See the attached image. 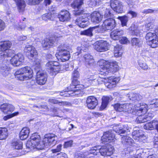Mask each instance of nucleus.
<instances>
[{"label":"nucleus","instance_id":"nucleus-1","mask_svg":"<svg viewBox=\"0 0 158 158\" xmlns=\"http://www.w3.org/2000/svg\"><path fill=\"white\" fill-rule=\"evenodd\" d=\"M119 81L118 78L110 77H109L102 78L99 77L98 79H94L92 77L86 79L84 80V85H80V87L81 89L89 86L90 84L95 85V83L98 81V84L102 83V82L104 83V85L107 88L110 89L114 87L116 83Z\"/></svg>","mask_w":158,"mask_h":158},{"label":"nucleus","instance_id":"nucleus-2","mask_svg":"<svg viewBox=\"0 0 158 158\" xmlns=\"http://www.w3.org/2000/svg\"><path fill=\"white\" fill-rule=\"evenodd\" d=\"M114 108L115 110L119 112H125L129 113H133L135 112L136 114L139 115V113H145L147 111V105H140L138 104L133 106L131 104H120L117 103L114 105Z\"/></svg>","mask_w":158,"mask_h":158},{"label":"nucleus","instance_id":"nucleus-3","mask_svg":"<svg viewBox=\"0 0 158 158\" xmlns=\"http://www.w3.org/2000/svg\"><path fill=\"white\" fill-rule=\"evenodd\" d=\"M100 66V74L105 75L111 72H115L119 69L117 62H109L103 60H101L98 62Z\"/></svg>","mask_w":158,"mask_h":158},{"label":"nucleus","instance_id":"nucleus-4","mask_svg":"<svg viewBox=\"0 0 158 158\" xmlns=\"http://www.w3.org/2000/svg\"><path fill=\"white\" fill-rule=\"evenodd\" d=\"M79 69L77 68L75 69L72 73V77L73 78L72 84L73 85L71 86V88L72 89L71 90L72 93L71 91H68V94L65 95V96H75L78 97L79 94V85L78 80L79 77Z\"/></svg>","mask_w":158,"mask_h":158},{"label":"nucleus","instance_id":"nucleus-5","mask_svg":"<svg viewBox=\"0 0 158 158\" xmlns=\"http://www.w3.org/2000/svg\"><path fill=\"white\" fill-rule=\"evenodd\" d=\"M24 51L28 58L31 60L34 61V68L37 69L40 66V60L36 58L37 56V52L35 48L31 45H26L24 49Z\"/></svg>","mask_w":158,"mask_h":158},{"label":"nucleus","instance_id":"nucleus-6","mask_svg":"<svg viewBox=\"0 0 158 158\" xmlns=\"http://www.w3.org/2000/svg\"><path fill=\"white\" fill-rule=\"evenodd\" d=\"M99 146L94 147L89 151L85 153V155L87 154L97 155V151H98L101 155L103 156H110L112 154L114 148L111 145H107L106 146H104L99 148Z\"/></svg>","mask_w":158,"mask_h":158},{"label":"nucleus","instance_id":"nucleus-7","mask_svg":"<svg viewBox=\"0 0 158 158\" xmlns=\"http://www.w3.org/2000/svg\"><path fill=\"white\" fill-rule=\"evenodd\" d=\"M12 43L9 41H1L0 42V60L7 57H12L14 56V52L9 49L11 47Z\"/></svg>","mask_w":158,"mask_h":158},{"label":"nucleus","instance_id":"nucleus-8","mask_svg":"<svg viewBox=\"0 0 158 158\" xmlns=\"http://www.w3.org/2000/svg\"><path fill=\"white\" fill-rule=\"evenodd\" d=\"M33 71L31 68L26 66L17 70L15 73L16 78L20 81L28 80L33 77Z\"/></svg>","mask_w":158,"mask_h":158},{"label":"nucleus","instance_id":"nucleus-9","mask_svg":"<svg viewBox=\"0 0 158 158\" xmlns=\"http://www.w3.org/2000/svg\"><path fill=\"white\" fill-rule=\"evenodd\" d=\"M40 137L36 133L33 134L30 137V139L27 141L26 143V147L32 150L36 148L38 150H41L44 148L42 144H41Z\"/></svg>","mask_w":158,"mask_h":158},{"label":"nucleus","instance_id":"nucleus-10","mask_svg":"<svg viewBox=\"0 0 158 158\" xmlns=\"http://www.w3.org/2000/svg\"><path fill=\"white\" fill-rule=\"evenodd\" d=\"M46 66L48 71L52 75H56L60 70L59 63L57 61H49Z\"/></svg>","mask_w":158,"mask_h":158},{"label":"nucleus","instance_id":"nucleus-11","mask_svg":"<svg viewBox=\"0 0 158 158\" xmlns=\"http://www.w3.org/2000/svg\"><path fill=\"white\" fill-rule=\"evenodd\" d=\"M58 49L59 52L56 53L55 56L58 60H60L62 61H65L69 60L70 57L69 51L60 48H58Z\"/></svg>","mask_w":158,"mask_h":158},{"label":"nucleus","instance_id":"nucleus-12","mask_svg":"<svg viewBox=\"0 0 158 158\" xmlns=\"http://www.w3.org/2000/svg\"><path fill=\"white\" fill-rule=\"evenodd\" d=\"M40 65L37 69H35L36 73V82L38 84L43 85L44 84L47 80L46 74L40 69Z\"/></svg>","mask_w":158,"mask_h":158},{"label":"nucleus","instance_id":"nucleus-13","mask_svg":"<svg viewBox=\"0 0 158 158\" xmlns=\"http://www.w3.org/2000/svg\"><path fill=\"white\" fill-rule=\"evenodd\" d=\"M109 44L106 41L101 40L97 42L94 45V48L99 52H104L109 49Z\"/></svg>","mask_w":158,"mask_h":158},{"label":"nucleus","instance_id":"nucleus-14","mask_svg":"<svg viewBox=\"0 0 158 158\" xmlns=\"http://www.w3.org/2000/svg\"><path fill=\"white\" fill-rule=\"evenodd\" d=\"M57 137L53 134L46 135L44 139L43 143L46 146H51L54 145L56 142Z\"/></svg>","mask_w":158,"mask_h":158},{"label":"nucleus","instance_id":"nucleus-15","mask_svg":"<svg viewBox=\"0 0 158 158\" xmlns=\"http://www.w3.org/2000/svg\"><path fill=\"white\" fill-rule=\"evenodd\" d=\"M121 142L123 145L127 147V148H125L124 150V151H126L125 152V154H127L128 153H130V146H131L133 143V140L129 136H123L121 138Z\"/></svg>","mask_w":158,"mask_h":158},{"label":"nucleus","instance_id":"nucleus-16","mask_svg":"<svg viewBox=\"0 0 158 158\" xmlns=\"http://www.w3.org/2000/svg\"><path fill=\"white\" fill-rule=\"evenodd\" d=\"M110 5L111 8L116 12L119 13L123 12L122 2L118 0H111Z\"/></svg>","mask_w":158,"mask_h":158},{"label":"nucleus","instance_id":"nucleus-17","mask_svg":"<svg viewBox=\"0 0 158 158\" xmlns=\"http://www.w3.org/2000/svg\"><path fill=\"white\" fill-rule=\"evenodd\" d=\"M115 20L113 19H108L105 20L102 25V29L104 30H111L116 26Z\"/></svg>","mask_w":158,"mask_h":158},{"label":"nucleus","instance_id":"nucleus-18","mask_svg":"<svg viewBox=\"0 0 158 158\" xmlns=\"http://www.w3.org/2000/svg\"><path fill=\"white\" fill-rule=\"evenodd\" d=\"M24 57L20 53L15 55L10 59V63L14 66H18L23 61Z\"/></svg>","mask_w":158,"mask_h":158},{"label":"nucleus","instance_id":"nucleus-19","mask_svg":"<svg viewBox=\"0 0 158 158\" xmlns=\"http://www.w3.org/2000/svg\"><path fill=\"white\" fill-rule=\"evenodd\" d=\"M113 128L114 131L118 134H124L128 131H130L131 129L127 125H123L118 124L117 125L114 126Z\"/></svg>","mask_w":158,"mask_h":158},{"label":"nucleus","instance_id":"nucleus-20","mask_svg":"<svg viewBox=\"0 0 158 158\" xmlns=\"http://www.w3.org/2000/svg\"><path fill=\"white\" fill-rule=\"evenodd\" d=\"M84 12L83 10L80 11V27L83 28L87 26L88 23V15L85 13L83 14Z\"/></svg>","mask_w":158,"mask_h":158},{"label":"nucleus","instance_id":"nucleus-21","mask_svg":"<svg viewBox=\"0 0 158 158\" xmlns=\"http://www.w3.org/2000/svg\"><path fill=\"white\" fill-rule=\"evenodd\" d=\"M14 109V106L10 104L4 103L0 105V110L6 114H10Z\"/></svg>","mask_w":158,"mask_h":158},{"label":"nucleus","instance_id":"nucleus-22","mask_svg":"<svg viewBox=\"0 0 158 158\" xmlns=\"http://www.w3.org/2000/svg\"><path fill=\"white\" fill-rule=\"evenodd\" d=\"M115 135L111 132L108 131L105 132L102 137V140L105 143L115 141Z\"/></svg>","mask_w":158,"mask_h":158},{"label":"nucleus","instance_id":"nucleus-23","mask_svg":"<svg viewBox=\"0 0 158 158\" xmlns=\"http://www.w3.org/2000/svg\"><path fill=\"white\" fill-rule=\"evenodd\" d=\"M86 103L88 108L93 109L98 105V101L95 97L93 96H90L87 98Z\"/></svg>","mask_w":158,"mask_h":158},{"label":"nucleus","instance_id":"nucleus-24","mask_svg":"<svg viewBox=\"0 0 158 158\" xmlns=\"http://www.w3.org/2000/svg\"><path fill=\"white\" fill-rule=\"evenodd\" d=\"M56 42V39L55 37L45 39L44 40V43L42 44L43 47L45 49H47L55 45L57 43Z\"/></svg>","mask_w":158,"mask_h":158},{"label":"nucleus","instance_id":"nucleus-25","mask_svg":"<svg viewBox=\"0 0 158 158\" xmlns=\"http://www.w3.org/2000/svg\"><path fill=\"white\" fill-rule=\"evenodd\" d=\"M133 138L135 140H143L146 138L143 134V131L141 130H134L132 132Z\"/></svg>","mask_w":158,"mask_h":158},{"label":"nucleus","instance_id":"nucleus-26","mask_svg":"<svg viewBox=\"0 0 158 158\" xmlns=\"http://www.w3.org/2000/svg\"><path fill=\"white\" fill-rule=\"evenodd\" d=\"M58 17L60 21L61 22L67 21L70 19V14L67 10H61L58 14Z\"/></svg>","mask_w":158,"mask_h":158},{"label":"nucleus","instance_id":"nucleus-27","mask_svg":"<svg viewBox=\"0 0 158 158\" xmlns=\"http://www.w3.org/2000/svg\"><path fill=\"white\" fill-rule=\"evenodd\" d=\"M144 129L152 130L156 128L158 132V121L154 120L149 123H147L143 126Z\"/></svg>","mask_w":158,"mask_h":158},{"label":"nucleus","instance_id":"nucleus-28","mask_svg":"<svg viewBox=\"0 0 158 158\" xmlns=\"http://www.w3.org/2000/svg\"><path fill=\"white\" fill-rule=\"evenodd\" d=\"M143 26L138 27L137 25L132 24L130 27V29L132 31V35H138L141 31H143Z\"/></svg>","mask_w":158,"mask_h":158},{"label":"nucleus","instance_id":"nucleus-29","mask_svg":"<svg viewBox=\"0 0 158 158\" xmlns=\"http://www.w3.org/2000/svg\"><path fill=\"white\" fill-rule=\"evenodd\" d=\"M91 20L94 23H98L102 20V16L97 11H94L91 15Z\"/></svg>","mask_w":158,"mask_h":158},{"label":"nucleus","instance_id":"nucleus-30","mask_svg":"<svg viewBox=\"0 0 158 158\" xmlns=\"http://www.w3.org/2000/svg\"><path fill=\"white\" fill-rule=\"evenodd\" d=\"M84 58L87 67H89L93 64L94 62V60L92 56L89 54H87L84 55Z\"/></svg>","mask_w":158,"mask_h":158},{"label":"nucleus","instance_id":"nucleus-31","mask_svg":"<svg viewBox=\"0 0 158 158\" xmlns=\"http://www.w3.org/2000/svg\"><path fill=\"white\" fill-rule=\"evenodd\" d=\"M30 132L29 129L27 127H25L22 130L19 134V137L21 140L26 139L28 136Z\"/></svg>","mask_w":158,"mask_h":158},{"label":"nucleus","instance_id":"nucleus-32","mask_svg":"<svg viewBox=\"0 0 158 158\" xmlns=\"http://www.w3.org/2000/svg\"><path fill=\"white\" fill-rule=\"evenodd\" d=\"M123 30L117 29L111 32L110 36L113 40H116L118 39L119 36L123 35Z\"/></svg>","mask_w":158,"mask_h":158},{"label":"nucleus","instance_id":"nucleus-33","mask_svg":"<svg viewBox=\"0 0 158 158\" xmlns=\"http://www.w3.org/2000/svg\"><path fill=\"white\" fill-rule=\"evenodd\" d=\"M10 69V67L6 64H2L0 65V74L6 77L9 73Z\"/></svg>","mask_w":158,"mask_h":158},{"label":"nucleus","instance_id":"nucleus-34","mask_svg":"<svg viewBox=\"0 0 158 158\" xmlns=\"http://www.w3.org/2000/svg\"><path fill=\"white\" fill-rule=\"evenodd\" d=\"M71 6L74 10L73 11V14L75 15H79V0H75L71 4Z\"/></svg>","mask_w":158,"mask_h":158},{"label":"nucleus","instance_id":"nucleus-35","mask_svg":"<svg viewBox=\"0 0 158 158\" xmlns=\"http://www.w3.org/2000/svg\"><path fill=\"white\" fill-rule=\"evenodd\" d=\"M110 98L109 97L104 96L102 98V103L100 108L101 110H103L108 105Z\"/></svg>","mask_w":158,"mask_h":158},{"label":"nucleus","instance_id":"nucleus-36","mask_svg":"<svg viewBox=\"0 0 158 158\" xmlns=\"http://www.w3.org/2000/svg\"><path fill=\"white\" fill-rule=\"evenodd\" d=\"M8 136V131L6 128H0V140L6 139Z\"/></svg>","mask_w":158,"mask_h":158},{"label":"nucleus","instance_id":"nucleus-37","mask_svg":"<svg viewBox=\"0 0 158 158\" xmlns=\"http://www.w3.org/2000/svg\"><path fill=\"white\" fill-rule=\"evenodd\" d=\"M132 45L135 47H140L142 44V42L140 39L136 38H133L131 41Z\"/></svg>","mask_w":158,"mask_h":158},{"label":"nucleus","instance_id":"nucleus-38","mask_svg":"<svg viewBox=\"0 0 158 158\" xmlns=\"http://www.w3.org/2000/svg\"><path fill=\"white\" fill-rule=\"evenodd\" d=\"M22 143L20 140L14 141L12 143V147L15 149L19 150L22 148Z\"/></svg>","mask_w":158,"mask_h":158},{"label":"nucleus","instance_id":"nucleus-39","mask_svg":"<svg viewBox=\"0 0 158 158\" xmlns=\"http://www.w3.org/2000/svg\"><path fill=\"white\" fill-rule=\"evenodd\" d=\"M123 53V50L121 46L117 45L114 47V54L116 57L121 56Z\"/></svg>","mask_w":158,"mask_h":158},{"label":"nucleus","instance_id":"nucleus-40","mask_svg":"<svg viewBox=\"0 0 158 158\" xmlns=\"http://www.w3.org/2000/svg\"><path fill=\"white\" fill-rule=\"evenodd\" d=\"M96 27H90L88 29L83 31H81V35H84L89 36H92L93 35L92 31Z\"/></svg>","mask_w":158,"mask_h":158},{"label":"nucleus","instance_id":"nucleus-41","mask_svg":"<svg viewBox=\"0 0 158 158\" xmlns=\"http://www.w3.org/2000/svg\"><path fill=\"white\" fill-rule=\"evenodd\" d=\"M54 15L52 13H49L44 14L42 16V19L45 21L48 19L52 20L55 18Z\"/></svg>","mask_w":158,"mask_h":158},{"label":"nucleus","instance_id":"nucleus-42","mask_svg":"<svg viewBox=\"0 0 158 158\" xmlns=\"http://www.w3.org/2000/svg\"><path fill=\"white\" fill-rule=\"evenodd\" d=\"M145 37L147 44L148 42L151 41L154 39H156L157 38L156 35L154 33L152 32H148L147 33Z\"/></svg>","mask_w":158,"mask_h":158},{"label":"nucleus","instance_id":"nucleus-43","mask_svg":"<svg viewBox=\"0 0 158 158\" xmlns=\"http://www.w3.org/2000/svg\"><path fill=\"white\" fill-rule=\"evenodd\" d=\"M138 64L141 68L144 70L148 69V66L147 64L143 60H139L138 61Z\"/></svg>","mask_w":158,"mask_h":158},{"label":"nucleus","instance_id":"nucleus-44","mask_svg":"<svg viewBox=\"0 0 158 158\" xmlns=\"http://www.w3.org/2000/svg\"><path fill=\"white\" fill-rule=\"evenodd\" d=\"M146 116L144 115H139L136 118V121L138 123H140L147 122Z\"/></svg>","mask_w":158,"mask_h":158},{"label":"nucleus","instance_id":"nucleus-45","mask_svg":"<svg viewBox=\"0 0 158 158\" xmlns=\"http://www.w3.org/2000/svg\"><path fill=\"white\" fill-rule=\"evenodd\" d=\"M152 48H155L158 46V41L156 39H154L151 41L148 42L147 44Z\"/></svg>","mask_w":158,"mask_h":158},{"label":"nucleus","instance_id":"nucleus-46","mask_svg":"<svg viewBox=\"0 0 158 158\" xmlns=\"http://www.w3.org/2000/svg\"><path fill=\"white\" fill-rule=\"evenodd\" d=\"M147 150L142 148H139L137 150L136 152L137 154L135 155V156H137L138 155L141 156V158H143V156L146 153Z\"/></svg>","mask_w":158,"mask_h":158},{"label":"nucleus","instance_id":"nucleus-47","mask_svg":"<svg viewBox=\"0 0 158 158\" xmlns=\"http://www.w3.org/2000/svg\"><path fill=\"white\" fill-rule=\"evenodd\" d=\"M118 18L121 20L122 26H126L128 21V17L127 16L119 17Z\"/></svg>","mask_w":158,"mask_h":158},{"label":"nucleus","instance_id":"nucleus-48","mask_svg":"<svg viewBox=\"0 0 158 158\" xmlns=\"http://www.w3.org/2000/svg\"><path fill=\"white\" fill-rule=\"evenodd\" d=\"M149 106L150 108H156L158 107V99H154L151 102Z\"/></svg>","mask_w":158,"mask_h":158},{"label":"nucleus","instance_id":"nucleus-49","mask_svg":"<svg viewBox=\"0 0 158 158\" xmlns=\"http://www.w3.org/2000/svg\"><path fill=\"white\" fill-rule=\"evenodd\" d=\"M43 0H26L28 4L33 5L39 4Z\"/></svg>","mask_w":158,"mask_h":158},{"label":"nucleus","instance_id":"nucleus-50","mask_svg":"<svg viewBox=\"0 0 158 158\" xmlns=\"http://www.w3.org/2000/svg\"><path fill=\"white\" fill-rule=\"evenodd\" d=\"M52 156L53 157L51 156V158H67V155L65 153L62 152L58 153L54 156V155Z\"/></svg>","mask_w":158,"mask_h":158},{"label":"nucleus","instance_id":"nucleus-51","mask_svg":"<svg viewBox=\"0 0 158 158\" xmlns=\"http://www.w3.org/2000/svg\"><path fill=\"white\" fill-rule=\"evenodd\" d=\"M19 114V112H16L10 114L9 115H7L3 117V119L4 120L6 121L8 120V119L12 117H13L14 116H16L18 115Z\"/></svg>","mask_w":158,"mask_h":158},{"label":"nucleus","instance_id":"nucleus-52","mask_svg":"<svg viewBox=\"0 0 158 158\" xmlns=\"http://www.w3.org/2000/svg\"><path fill=\"white\" fill-rule=\"evenodd\" d=\"M118 39H119V42L122 44H125L129 43V41L125 37H121L119 38Z\"/></svg>","mask_w":158,"mask_h":158},{"label":"nucleus","instance_id":"nucleus-53","mask_svg":"<svg viewBox=\"0 0 158 158\" xmlns=\"http://www.w3.org/2000/svg\"><path fill=\"white\" fill-rule=\"evenodd\" d=\"M137 94L132 93H130L127 94V97H128L130 100L135 102L136 97V95H137Z\"/></svg>","mask_w":158,"mask_h":158},{"label":"nucleus","instance_id":"nucleus-54","mask_svg":"<svg viewBox=\"0 0 158 158\" xmlns=\"http://www.w3.org/2000/svg\"><path fill=\"white\" fill-rule=\"evenodd\" d=\"M62 147V145L60 144L57 145L56 148L52 150V154L60 152L61 150Z\"/></svg>","mask_w":158,"mask_h":158},{"label":"nucleus","instance_id":"nucleus-55","mask_svg":"<svg viewBox=\"0 0 158 158\" xmlns=\"http://www.w3.org/2000/svg\"><path fill=\"white\" fill-rule=\"evenodd\" d=\"M52 112L54 113L53 116L60 117L58 114L61 111L59 109L54 108L52 110Z\"/></svg>","mask_w":158,"mask_h":158},{"label":"nucleus","instance_id":"nucleus-56","mask_svg":"<svg viewBox=\"0 0 158 158\" xmlns=\"http://www.w3.org/2000/svg\"><path fill=\"white\" fill-rule=\"evenodd\" d=\"M145 115L146 116L147 121L151 119V118L153 117L154 116V115L151 113H146L145 114Z\"/></svg>","mask_w":158,"mask_h":158},{"label":"nucleus","instance_id":"nucleus-57","mask_svg":"<svg viewBox=\"0 0 158 158\" xmlns=\"http://www.w3.org/2000/svg\"><path fill=\"white\" fill-rule=\"evenodd\" d=\"M101 1V0H89V4L92 6H95L97 5V3Z\"/></svg>","mask_w":158,"mask_h":158},{"label":"nucleus","instance_id":"nucleus-58","mask_svg":"<svg viewBox=\"0 0 158 158\" xmlns=\"http://www.w3.org/2000/svg\"><path fill=\"white\" fill-rule=\"evenodd\" d=\"M5 27V23L3 20L0 19V31L3 30Z\"/></svg>","mask_w":158,"mask_h":158},{"label":"nucleus","instance_id":"nucleus-59","mask_svg":"<svg viewBox=\"0 0 158 158\" xmlns=\"http://www.w3.org/2000/svg\"><path fill=\"white\" fill-rule=\"evenodd\" d=\"M89 151H88L87 152H88ZM86 153V152H85V153L84 154H83V155L81 154V156H80V158H81V157H82V156H83V157H84V158H85L86 157V156H89V157H87V158H96L95 157L96 156V155H91V154H89V155L87 154V155H85V153Z\"/></svg>","mask_w":158,"mask_h":158},{"label":"nucleus","instance_id":"nucleus-60","mask_svg":"<svg viewBox=\"0 0 158 158\" xmlns=\"http://www.w3.org/2000/svg\"><path fill=\"white\" fill-rule=\"evenodd\" d=\"M73 144V141L71 140L65 142L64 144V147L67 148L71 146Z\"/></svg>","mask_w":158,"mask_h":158},{"label":"nucleus","instance_id":"nucleus-61","mask_svg":"<svg viewBox=\"0 0 158 158\" xmlns=\"http://www.w3.org/2000/svg\"><path fill=\"white\" fill-rule=\"evenodd\" d=\"M156 10H152L151 9H148L143 10L142 12L144 14H147L153 13L154 11H156Z\"/></svg>","mask_w":158,"mask_h":158},{"label":"nucleus","instance_id":"nucleus-62","mask_svg":"<svg viewBox=\"0 0 158 158\" xmlns=\"http://www.w3.org/2000/svg\"><path fill=\"white\" fill-rule=\"evenodd\" d=\"M146 30L148 31L150 29H152L153 27V25L151 23H148L145 25Z\"/></svg>","mask_w":158,"mask_h":158},{"label":"nucleus","instance_id":"nucleus-63","mask_svg":"<svg viewBox=\"0 0 158 158\" xmlns=\"http://www.w3.org/2000/svg\"><path fill=\"white\" fill-rule=\"evenodd\" d=\"M136 95V100L135 102L139 101L142 99V97L139 94H137V95Z\"/></svg>","mask_w":158,"mask_h":158},{"label":"nucleus","instance_id":"nucleus-64","mask_svg":"<svg viewBox=\"0 0 158 158\" xmlns=\"http://www.w3.org/2000/svg\"><path fill=\"white\" fill-rule=\"evenodd\" d=\"M15 28L18 30H21L24 29L25 28V26L24 25H19V26H16Z\"/></svg>","mask_w":158,"mask_h":158}]
</instances>
